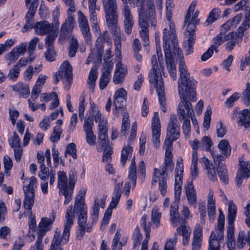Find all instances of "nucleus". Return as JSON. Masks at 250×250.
Returning a JSON list of instances; mask_svg holds the SVG:
<instances>
[{
  "mask_svg": "<svg viewBox=\"0 0 250 250\" xmlns=\"http://www.w3.org/2000/svg\"><path fill=\"white\" fill-rule=\"evenodd\" d=\"M183 160L177 161L176 169L175 171V177L183 178L184 172V165L182 163Z\"/></svg>",
  "mask_w": 250,
  "mask_h": 250,
  "instance_id": "0e129e2a",
  "label": "nucleus"
},
{
  "mask_svg": "<svg viewBox=\"0 0 250 250\" xmlns=\"http://www.w3.org/2000/svg\"><path fill=\"white\" fill-rule=\"evenodd\" d=\"M162 214L157 209L153 208L151 212V221L156 228L159 227Z\"/></svg>",
  "mask_w": 250,
  "mask_h": 250,
  "instance_id": "603ef678",
  "label": "nucleus"
},
{
  "mask_svg": "<svg viewBox=\"0 0 250 250\" xmlns=\"http://www.w3.org/2000/svg\"><path fill=\"white\" fill-rule=\"evenodd\" d=\"M217 171L220 180L225 184L229 183L228 170L225 165L217 167Z\"/></svg>",
  "mask_w": 250,
  "mask_h": 250,
  "instance_id": "37998d69",
  "label": "nucleus"
},
{
  "mask_svg": "<svg viewBox=\"0 0 250 250\" xmlns=\"http://www.w3.org/2000/svg\"><path fill=\"white\" fill-rule=\"evenodd\" d=\"M97 78V71L96 68H92L89 74L87 83L89 85L90 90H93L95 85V82Z\"/></svg>",
  "mask_w": 250,
  "mask_h": 250,
  "instance_id": "a18cd8bd",
  "label": "nucleus"
},
{
  "mask_svg": "<svg viewBox=\"0 0 250 250\" xmlns=\"http://www.w3.org/2000/svg\"><path fill=\"white\" fill-rule=\"evenodd\" d=\"M57 34L53 32L49 34L45 38V44L46 51L45 52V58L48 62L55 61L56 53L54 50V42L57 38Z\"/></svg>",
  "mask_w": 250,
  "mask_h": 250,
  "instance_id": "ddd939ff",
  "label": "nucleus"
},
{
  "mask_svg": "<svg viewBox=\"0 0 250 250\" xmlns=\"http://www.w3.org/2000/svg\"><path fill=\"white\" fill-rule=\"evenodd\" d=\"M37 183V179L35 177L32 176L29 180V184L26 186H24L23 187L24 194L23 206L26 209L31 210L34 205L35 200V190L34 188L35 187H36Z\"/></svg>",
  "mask_w": 250,
  "mask_h": 250,
  "instance_id": "9d476101",
  "label": "nucleus"
},
{
  "mask_svg": "<svg viewBox=\"0 0 250 250\" xmlns=\"http://www.w3.org/2000/svg\"><path fill=\"white\" fill-rule=\"evenodd\" d=\"M133 150V149L132 147L129 146H125L122 149L121 156V163L123 167L125 166L128 157L132 155Z\"/></svg>",
  "mask_w": 250,
  "mask_h": 250,
  "instance_id": "79ce46f5",
  "label": "nucleus"
},
{
  "mask_svg": "<svg viewBox=\"0 0 250 250\" xmlns=\"http://www.w3.org/2000/svg\"><path fill=\"white\" fill-rule=\"evenodd\" d=\"M184 189L186 191L188 204L194 208H196L197 206V195L192 182H187Z\"/></svg>",
  "mask_w": 250,
  "mask_h": 250,
  "instance_id": "412c9836",
  "label": "nucleus"
},
{
  "mask_svg": "<svg viewBox=\"0 0 250 250\" xmlns=\"http://www.w3.org/2000/svg\"><path fill=\"white\" fill-rule=\"evenodd\" d=\"M172 12L167 10L166 18L168 26L163 30V48L166 64L169 74L173 80L177 78L176 69L172 51L175 55L181 57L182 50L178 47V40L174 22L172 21Z\"/></svg>",
  "mask_w": 250,
  "mask_h": 250,
  "instance_id": "f257e3e1",
  "label": "nucleus"
},
{
  "mask_svg": "<svg viewBox=\"0 0 250 250\" xmlns=\"http://www.w3.org/2000/svg\"><path fill=\"white\" fill-rule=\"evenodd\" d=\"M112 67V66L108 65L104 68V71L103 72L100 78L99 88L100 89H104L108 84L110 79Z\"/></svg>",
  "mask_w": 250,
  "mask_h": 250,
  "instance_id": "cd10ccee",
  "label": "nucleus"
},
{
  "mask_svg": "<svg viewBox=\"0 0 250 250\" xmlns=\"http://www.w3.org/2000/svg\"><path fill=\"white\" fill-rule=\"evenodd\" d=\"M97 0H88L90 21L96 28H99L97 22V13L95 11L96 9L99 10V8L97 7Z\"/></svg>",
  "mask_w": 250,
  "mask_h": 250,
  "instance_id": "bb28decb",
  "label": "nucleus"
},
{
  "mask_svg": "<svg viewBox=\"0 0 250 250\" xmlns=\"http://www.w3.org/2000/svg\"><path fill=\"white\" fill-rule=\"evenodd\" d=\"M149 21L151 26H155L156 24V12L153 3L148 4L146 13L144 7L139 10V25L141 29H149Z\"/></svg>",
  "mask_w": 250,
  "mask_h": 250,
  "instance_id": "0eeeda50",
  "label": "nucleus"
},
{
  "mask_svg": "<svg viewBox=\"0 0 250 250\" xmlns=\"http://www.w3.org/2000/svg\"><path fill=\"white\" fill-rule=\"evenodd\" d=\"M61 79L65 80L69 85L72 80V68L68 61H64L60 66L58 71Z\"/></svg>",
  "mask_w": 250,
  "mask_h": 250,
  "instance_id": "6ab92c4d",
  "label": "nucleus"
},
{
  "mask_svg": "<svg viewBox=\"0 0 250 250\" xmlns=\"http://www.w3.org/2000/svg\"><path fill=\"white\" fill-rule=\"evenodd\" d=\"M159 56L161 66H164L161 52H160ZM151 63L152 68L150 70L149 73V82L150 83L154 84L158 96L161 109L164 112H165L167 110L166 100L165 96L164 82L161 75V71L163 72L164 67L161 68L160 64V67H159L155 55H153L151 58Z\"/></svg>",
  "mask_w": 250,
  "mask_h": 250,
  "instance_id": "20e7f679",
  "label": "nucleus"
},
{
  "mask_svg": "<svg viewBox=\"0 0 250 250\" xmlns=\"http://www.w3.org/2000/svg\"><path fill=\"white\" fill-rule=\"evenodd\" d=\"M177 233L183 236V244L187 246L188 244L191 232L188 231L185 225H180L177 228Z\"/></svg>",
  "mask_w": 250,
  "mask_h": 250,
  "instance_id": "2f4dec72",
  "label": "nucleus"
},
{
  "mask_svg": "<svg viewBox=\"0 0 250 250\" xmlns=\"http://www.w3.org/2000/svg\"><path fill=\"white\" fill-rule=\"evenodd\" d=\"M237 212V207L232 201L229 203L228 220L229 225L233 226Z\"/></svg>",
  "mask_w": 250,
  "mask_h": 250,
  "instance_id": "473e14b6",
  "label": "nucleus"
},
{
  "mask_svg": "<svg viewBox=\"0 0 250 250\" xmlns=\"http://www.w3.org/2000/svg\"><path fill=\"white\" fill-rule=\"evenodd\" d=\"M13 90L19 92L24 98H27L30 94L29 86L27 84L18 83L12 86Z\"/></svg>",
  "mask_w": 250,
  "mask_h": 250,
  "instance_id": "72a5a7b5",
  "label": "nucleus"
},
{
  "mask_svg": "<svg viewBox=\"0 0 250 250\" xmlns=\"http://www.w3.org/2000/svg\"><path fill=\"white\" fill-rule=\"evenodd\" d=\"M93 126L94 121L92 117L88 116L85 119L83 128L86 134L85 139L86 143L91 146L95 145L96 140V135L93 131Z\"/></svg>",
  "mask_w": 250,
  "mask_h": 250,
  "instance_id": "2eb2a0df",
  "label": "nucleus"
},
{
  "mask_svg": "<svg viewBox=\"0 0 250 250\" xmlns=\"http://www.w3.org/2000/svg\"><path fill=\"white\" fill-rule=\"evenodd\" d=\"M151 128L152 131V142L155 148L160 146L161 135V124L158 113L155 112L152 119Z\"/></svg>",
  "mask_w": 250,
  "mask_h": 250,
  "instance_id": "4468645a",
  "label": "nucleus"
},
{
  "mask_svg": "<svg viewBox=\"0 0 250 250\" xmlns=\"http://www.w3.org/2000/svg\"><path fill=\"white\" fill-rule=\"evenodd\" d=\"M180 127L177 125L174 120H170L167 128V133L165 140V144H168L171 142L173 144V142L177 140L180 136Z\"/></svg>",
  "mask_w": 250,
  "mask_h": 250,
  "instance_id": "f3484780",
  "label": "nucleus"
},
{
  "mask_svg": "<svg viewBox=\"0 0 250 250\" xmlns=\"http://www.w3.org/2000/svg\"><path fill=\"white\" fill-rule=\"evenodd\" d=\"M33 28L37 34L43 36L50 32L53 33V32H51L53 30L54 25L47 21H42L37 22L34 26H33Z\"/></svg>",
  "mask_w": 250,
  "mask_h": 250,
  "instance_id": "b1692460",
  "label": "nucleus"
},
{
  "mask_svg": "<svg viewBox=\"0 0 250 250\" xmlns=\"http://www.w3.org/2000/svg\"><path fill=\"white\" fill-rule=\"evenodd\" d=\"M62 133V129L61 127L56 126L53 128V131L51 133L50 140L52 143L57 142L60 139L61 134Z\"/></svg>",
  "mask_w": 250,
  "mask_h": 250,
  "instance_id": "8fccbe9b",
  "label": "nucleus"
},
{
  "mask_svg": "<svg viewBox=\"0 0 250 250\" xmlns=\"http://www.w3.org/2000/svg\"><path fill=\"white\" fill-rule=\"evenodd\" d=\"M97 40L98 42H107L110 46L112 44L111 37L106 30L104 31L102 34H100Z\"/></svg>",
  "mask_w": 250,
  "mask_h": 250,
  "instance_id": "774afa93",
  "label": "nucleus"
},
{
  "mask_svg": "<svg viewBox=\"0 0 250 250\" xmlns=\"http://www.w3.org/2000/svg\"><path fill=\"white\" fill-rule=\"evenodd\" d=\"M86 190H80L78 194L75 197L74 206H70L67 209L65 215L68 212L71 218H73V224H74L75 214L78 216V219L87 216V208L84 202Z\"/></svg>",
  "mask_w": 250,
  "mask_h": 250,
  "instance_id": "423d86ee",
  "label": "nucleus"
},
{
  "mask_svg": "<svg viewBox=\"0 0 250 250\" xmlns=\"http://www.w3.org/2000/svg\"><path fill=\"white\" fill-rule=\"evenodd\" d=\"M240 94L238 92L234 93L230 97L227 99L225 102V105L229 107H231L235 101L240 98Z\"/></svg>",
  "mask_w": 250,
  "mask_h": 250,
  "instance_id": "680f3d73",
  "label": "nucleus"
},
{
  "mask_svg": "<svg viewBox=\"0 0 250 250\" xmlns=\"http://www.w3.org/2000/svg\"><path fill=\"white\" fill-rule=\"evenodd\" d=\"M234 228L233 226H229L227 228V244L229 250H234L236 246L234 235Z\"/></svg>",
  "mask_w": 250,
  "mask_h": 250,
  "instance_id": "7c9ffc66",
  "label": "nucleus"
},
{
  "mask_svg": "<svg viewBox=\"0 0 250 250\" xmlns=\"http://www.w3.org/2000/svg\"><path fill=\"white\" fill-rule=\"evenodd\" d=\"M128 179L129 182L132 184L133 189L136 187L137 180V171L136 169L129 168L128 171Z\"/></svg>",
  "mask_w": 250,
  "mask_h": 250,
  "instance_id": "338daca9",
  "label": "nucleus"
},
{
  "mask_svg": "<svg viewBox=\"0 0 250 250\" xmlns=\"http://www.w3.org/2000/svg\"><path fill=\"white\" fill-rule=\"evenodd\" d=\"M202 228L200 225H196L193 233L192 250H199L202 241Z\"/></svg>",
  "mask_w": 250,
  "mask_h": 250,
  "instance_id": "a878e982",
  "label": "nucleus"
},
{
  "mask_svg": "<svg viewBox=\"0 0 250 250\" xmlns=\"http://www.w3.org/2000/svg\"><path fill=\"white\" fill-rule=\"evenodd\" d=\"M30 3L29 6H26L28 7V11L25 16L26 23L22 29V32L23 33L27 32L32 28L33 25L32 21L39 5L38 0H33Z\"/></svg>",
  "mask_w": 250,
  "mask_h": 250,
  "instance_id": "dca6fc26",
  "label": "nucleus"
},
{
  "mask_svg": "<svg viewBox=\"0 0 250 250\" xmlns=\"http://www.w3.org/2000/svg\"><path fill=\"white\" fill-rule=\"evenodd\" d=\"M212 145V142L210 138L207 136H204L201 142V147L203 150L207 151L210 150V148Z\"/></svg>",
  "mask_w": 250,
  "mask_h": 250,
  "instance_id": "3c124183",
  "label": "nucleus"
},
{
  "mask_svg": "<svg viewBox=\"0 0 250 250\" xmlns=\"http://www.w3.org/2000/svg\"><path fill=\"white\" fill-rule=\"evenodd\" d=\"M174 168V164H170L169 165H167V162H165V166L158 169L159 174L161 176V178L166 179L167 176V171L168 170L172 171Z\"/></svg>",
  "mask_w": 250,
  "mask_h": 250,
  "instance_id": "5fc2aeb1",
  "label": "nucleus"
},
{
  "mask_svg": "<svg viewBox=\"0 0 250 250\" xmlns=\"http://www.w3.org/2000/svg\"><path fill=\"white\" fill-rule=\"evenodd\" d=\"M132 238L133 240V249L134 250H138V248L140 245L143 238L142 234L140 232L138 226L135 228Z\"/></svg>",
  "mask_w": 250,
  "mask_h": 250,
  "instance_id": "e433bc0d",
  "label": "nucleus"
},
{
  "mask_svg": "<svg viewBox=\"0 0 250 250\" xmlns=\"http://www.w3.org/2000/svg\"><path fill=\"white\" fill-rule=\"evenodd\" d=\"M182 179L183 178L175 177V195L176 198L178 197L179 199L181 193Z\"/></svg>",
  "mask_w": 250,
  "mask_h": 250,
  "instance_id": "69168bd1",
  "label": "nucleus"
},
{
  "mask_svg": "<svg viewBox=\"0 0 250 250\" xmlns=\"http://www.w3.org/2000/svg\"><path fill=\"white\" fill-rule=\"evenodd\" d=\"M225 41V35H223L222 33H219L213 38L212 44L210 47L217 53L218 51V47Z\"/></svg>",
  "mask_w": 250,
  "mask_h": 250,
  "instance_id": "58836bf2",
  "label": "nucleus"
},
{
  "mask_svg": "<svg viewBox=\"0 0 250 250\" xmlns=\"http://www.w3.org/2000/svg\"><path fill=\"white\" fill-rule=\"evenodd\" d=\"M106 23L109 30L114 38L116 54L121 53L122 40L125 35L121 33L118 26V15L117 4L116 0H102Z\"/></svg>",
  "mask_w": 250,
  "mask_h": 250,
  "instance_id": "7ed1b4c3",
  "label": "nucleus"
},
{
  "mask_svg": "<svg viewBox=\"0 0 250 250\" xmlns=\"http://www.w3.org/2000/svg\"><path fill=\"white\" fill-rule=\"evenodd\" d=\"M224 225L222 219H219L217 221V228L215 229V231H212L209 239H208V247L210 245H212L215 248V246H219V250H220V243L224 240Z\"/></svg>",
  "mask_w": 250,
  "mask_h": 250,
  "instance_id": "f8f14e48",
  "label": "nucleus"
},
{
  "mask_svg": "<svg viewBox=\"0 0 250 250\" xmlns=\"http://www.w3.org/2000/svg\"><path fill=\"white\" fill-rule=\"evenodd\" d=\"M147 218L148 216L144 214L140 220V225L143 228L146 235V238L143 242L141 250H148L147 245L150 237L151 224L150 222H147Z\"/></svg>",
  "mask_w": 250,
  "mask_h": 250,
  "instance_id": "4be33fe9",
  "label": "nucleus"
},
{
  "mask_svg": "<svg viewBox=\"0 0 250 250\" xmlns=\"http://www.w3.org/2000/svg\"><path fill=\"white\" fill-rule=\"evenodd\" d=\"M57 187L59 190V195H62L64 196V204H68L72 197L71 193L69 190V185H67V175L63 171H59L58 173Z\"/></svg>",
  "mask_w": 250,
  "mask_h": 250,
  "instance_id": "9b49d317",
  "label": "nucleus"
},
{
  "mask_svg": "<svg viewBox=\"0 0 250 250\" xmlns=\"http://www.w3.org/2000/svg\"><path fill=\"white\" fill-rule=\"evenodd\" d=\"M116 69L113 76V81L116 84H119L124 82V80L127 75V70L125 66L119 63L116 64Z\"/></svg>",
  "mask_w": 250,
  "mask_h": 250,
  "instance_id": "393cba45",
  "label": "nucleus"
},
{
  "mask_svg": "<svg viewBox=\"0 0 250 250\" xmlns=\"http://www.w3.org/2000/svg\"><path fill=\"white\" fill-rule=\"evenodd\" d=\"M96 49L97 55L96 56V59L99 62H101L102 60V56L104 53V45L102 42H96Z\"/></svg>",
  "mask_w": 250,
  "mask_h": 250,
  "instance_id": "4d7b16f0",
  "label": "nucleus"
},
{
  "mask_svg": "<svg viewBox=\"0 0 250 250\" xmlns=\"http://www.w3.org/2000/svg\"><path fill=\"white\" fill-rule=\"evenodd\" d=\"M17 66L16 64L14 65L8 74V78L13 81H16L20 74V69Z\"/></svg>",
  "mask_w": 250,
  "mask_h": 250,
  "instance_id": "052dcab7",
  "label": "nucleus"
},
{
  "mask_svg": "<svg viewBox=\"0 0 250 250\" xmlns=\"http://www.w3.org/2000/svg\"><path fill=\"white\" fill-rule=\"evenodd\" d=\"M103 152V161L108 162L111 160V155L113 153L112 147L110 144L104 145Z\"/></svg>",
  "mask_w": 250,
  "mask_h": 250,
  "instance_id": "09e8293b",
  "label": "nucleus"
},
{
  "mask_svg": "<svg viewBox=\"0 0 250 250\" xmlns=\"http://www.w3.org/2000/svg\"><path fill=\"white\" fill-rule=\"evenodd\" d=\"M198 208L200 215L201 223L204 224L205 223V217L206 216V207L205 202L198 203Z\"/></svg>",
  "mask_w": 250,
  "mask_h": 250,
  "instance_id": "e2e57ef3",
  "label": "nucleus"
},
{
  "mask_svg": "<svg viewBox=\"0 0 250 250\" xmlns=\"http://www.w3.org/2000/svg\"><path fill=\"white\" fill-rule=\"evenodd\" d=\"M172 145L171 142L168 143V144L164 143V146L165 147V162H167L168 165H169V163L174 164L172 160Z\"/></svg>",
  "mask_w": 250,
  "mask_h": 250,
  "instance_id": "c03bdc74",
  "label": "nucleus"
},
{
  "mask_svg": "<svg viewBox=\"0 0 250 250\" xmlns=\"http://www.w3.org/2000/svg\"><path fill=\"white\" fill-rule=\"evenodd\" d=\"M65 220L64 225V229L62 236L60 238V233H58L57 231H56L50 249L57 250L56 248L57 246L61 244H66L68 242L70 236V230L73 226V218H71L69 215L68 212H67L65 215Z\"/></svg>",
  "mask_w": 250,
  "mask_h": 250,
  "instance_id": "6e6552de",
  "label": "nucleus"
},
{
  "mask_svg": "<svg viewBox=\"0 0 250 250\" xmlns=\"http://www.w3.org/2000/svg\"><path fill=\"white\" fill-rule=\"evenodd\" d=\"M48 231L47 229L39 228L38 233L37 239L35 243V250H43L42 240L46 232Z\"/></svg>",
  "mask_w": 250,
  "mask_h": 250,
  "instance_id": "ea45409f",
  "label": "nucleus"
},
{
  "mask_svg": "<svg viewBox=\"0 0 250 250\" xmlns=\"http://www.w3.org/2000/svg\"><path fill=\"white\" fill-rule=\"evenodd\" d=\"M221 10L219 8H214L209 13V14L205 24L208 25L212 24L214 21L217 20L220 17Z\"/></svg>",
  "mask_w": 250,
  "mask_h": 250,
  "instance_id": "4c0bfd02",
  "label": "nucleus"
},
{
  "mask_svg": "<svg viewBox=\"0 0 250 250\" xmlns=\"http://www.w3.org/2000/svg\"><path fill=\"white\" fill-rule=\"evenodd\" d=\"M217 147L226 157L229 156L231 153V147L227 140H221L218 143Z\"/></svg>",
  "mask_w": 250,
  "mask_h": 250,
  "instance_id": "c9c22d12",
  "label": "nucleus"
},
{
  "mask_svg": "<svg viewBox=\"0 0 250 250\" xmlns=\"http://www.w3.org/2000/svg\"><path fill=\"white\" fill-rule=\"evenodd\" d=\"M106 124V123H104L103 124H99L98 125V138L100 140V145L102 146H104L106 144H109Z\"/></svg>",
  "mask_w": 250,
  "mask_h": 250,
  "instance_id": "c85d7f7f",
  "label": "nucleus"
},
{
  "mask_svg": "<svg viewBox=\"0 0 250 250\" xmlns=\"http://www.w3.org/2000/svg\"><path fill=\"white\" fill-rule=\"evenodd\" d=\"M77 182V172L75 170H71L69 173V191L71 193L72 197L75 184Z\"/></svg>",
  "mask_w": 250,
  "mask_h": 250,
  "instance_id": "de8ad7c7",
  "label": "nucleus"
},
{
  "mask_svg": "<svg viewBox=\"0 0 250 250\" xmlns=\"http://www.w3.org/2000/svg\"><path fill=\"white\" fill-rule=\"evenodd\" d=\"M80 28L86 42H89L91 41V34L87 21L86 19L82 20L80 23Z\"/></svg>",
  "mask_w": 250,
  "mask_h": 250,
  "instance_id": "f704fd0d",
  "label": "nucleus"
},
{
  "mask_svg": "<svg viewBox=\"0 0 250 250\" xmlns=\"http://www.w3.org/2000/svg\"><path fill=\"white\" fill-rule=\"evenodd\" d=\"M250 21V6L246 7V14L245 17V21L239 27L237 31L231 32L225 35L226 41L229 42L225 44L226 50L229 51H231L235 46L236 44L241 42L242 41L243 37L245 32L249 28Z\"/></svg>",
  "mask_w": 250,
  "mask_h": 250,
  "instance_id": "39448f33",
  "label": "nucleus"
},
{
  "mask_svg": "<svg viewBox=\"0 0 250 250\" xmlns=\"http://www.w3.org/2000/svg\"><path fill=\"white\" fill-rule=\"evenodd\" d=\"M242 98L244 100V103L246 106L250 104V83H247L246 88L242 93Z\"/></svg>",
  "mask_w": 250,
  "mask_h": 250,
  "instance_id": "864d4df0",
  "label": "nucleus"
},
{
  "mask_svg": "<svg viewBox=\"0 0 250 250\" xmlns=\"http://www.w3.org/2000/svg\"><path fill=\"white\" fill-rule=\"evenodd\" d=\"M180 77L178 80V92L180 98L179 105H192L190 102L196 100L197 81L190 77L185 63L182 60L179 62Z\"/></svg>",
  "mask_w": 250,
  "mask_h": 250,
  "instance_id": "f03ea898",
  "label": "nucleus"
},
{
  "mask_svg": "<svg viewBox=\"0 0 250 250\" xmlns=\"http://www.w3.org/2000/svg\"><path fill=\"white\" fill-rule=\"evenodd\" d=\"M65 153V154H70L73 159H76L77 155L75 144L73 143L68 144L66 146Z\"/></svg>",
  "mask_w": 250,
  "mask_h": 250,
  "instance_id": "13d9d810",
  "label": "nucleus"
},
{
  "mask_svg": "<svg viewBox=\"0 0 250 250\" xmlns=\"http://www.w3.org/2000/svg\"><path fill=\"white\" fill-rule=\"evenodd\" d=\"M202 163L204 165L205 168L207 170L208 178L211 181H216L217 180V175L211 161L206 158H203L202 160Z\"/></svg>",
  "mask_w": 250,
  "mask_h": 250,
  "instance_id": "c756f323",
  "label": "nucleus"
},
{
  "mask_svg": "<svg viewBox=\"0 0 250 250\" xmlns=\"http://www.w3.org/2000/svg\"><path fill=\"white\" fill-rule=\"evenodd\" d=\"M123 14L125 18L124 22L125 31L126 34L129 35L132 31L134 21L128 5H126L124 6Z\"/></svg>",
  "mask_w": 250,
  "mask_h": 250,
  "instance_id": "5701e85b",
  "label": "nucleus"
},
{
  "mask_svg": "<svg viewBox=\"0 0 250 250\" xmlns=\"http://www.w3.org/2000/svg\"><path fill=\"white\" fill-rule=\"evenodd\" d=\"M80 101L79 104V116L80 119L82 121L84 118V112L85 110L84 96L81 95L80 98Z\"/></svg>",
  "mask_w": 250,
  "mask_h": 250,
  "instance_id": "bf43d9fd",
  "label": "nucleus"
},
{
  "mask_svg": "<svg viewBox=\"0 0 250 250\" xmlns=\"http://www.w3.org/2000/svg\"><path fill=\"white\" fill-rule=\"evenodd\" d=\"M55 216L53 215L51 218L47 217H43L42 218L41 222L39 224V228L47 229L49 231L51 229L50 226L54 221Z\"/></svg>",
  "mask_w": 250,
  "mask_h": 250,
  "instance_id": "49530a36",
  "label": "nucleus"
},
{
  "mask_svg": "<svg viewBox=\"0 0 250 250\" xmlns=\"http://www.w3.org/2000/svg\"><path fill=\"white\" fill-rule=\"evenodd\" d=\"M177 113L179 120L183 121L182 128L185 136H188L190 133V122L189 116L193 115L192 105H178Z\"/></svg>",
  "mask_w": 250,
  "mask_h": 250,
  "instance_id": "1a4fd4ad",
  "label": "nucleus"
},
{
  "mask_svg": "<svg viewBox=\"0 0 250 250\" xmlns=\"http://www.w3.org/2000/svg\"><path fill=\"white\" fill-rule=\"evenodd\" d=\"M240 170L243 176L246 178L250 177V163L248 162H240Z\"/></svg>",
  "mask_w": 250,
  "mask_h": 250,
  "instance_id": "6e6d98bb",
  "label": "nucleus"
},
{
  "mask_svg": "<svg viewBox=\"0 0 250 250\" xmlns=\"http://www.w3.org/2000/svg\"><path fill=\"white\" fill-rule=\"evenodd\" d=\"M48 231L47 229L39 228L38 233L37 239L35 243V250H43L42 240L46 232Z\"/></svg>",
  "mask_w": 250,
  "mask_h": 250,
  "instance_id": "a19ab883",
  "label": "nucleus"
},
{
  "mask_svg": "<svg viewBox=\"0 0 250 250\" xmlns=\"http://www.w3.org/2000/svg\"><path fill=\"white\" fill-rule=\"evenodd\" d=\"M170 219L172 225L175 227L180 224L185 225V219L180 217L178 212V202H175L170 206Z\"/></svg>",
  "mask_w": 250,
  "mask_h": 250,
  "instance_id": "aec40b11",
  "label": "nucleus"
},
{
  "mask_svg": "<svg viewBox=\"0 0 250 250\" xmlns=\"http://www.w3.org/2000/svg\"><path fill=\"white\" fill-rule=\"evenodd\" d=\"M87 216L84 217H81L78 219V229L77 232L76 238L78 240H81L83 236L85 235L86 232H90L93 226L92 224L90 222H87Z\"/></svg>",
  "mask_w": 250,
  "mask_h": 250,
  "instance_id": "a211bd4d",
  "label": "nucleus"
}]
</instances>
